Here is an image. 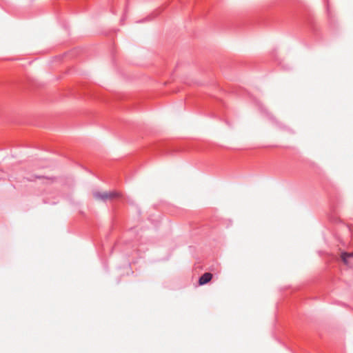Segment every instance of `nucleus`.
I'll use <instances>...</instances> for the list:
<instances>
[{"mask_svg": "<svg viewBox=\"0 0 353 353\" xmlns=\"http://www.w3.org/2000/svg\"><path fill=\"white\" fill-rule=\"evenodd\" d=\"M92 194L94 199L99 202H105L121 196V194L116 191H95Z\"/></svg>", "mask_w": 353, "mask_h": 353, "instance_id": "nucleus-1", "label": "nucleus"}, {"mask_svg": "<svg viewBox=\"0 0 353 353\" xmlns=\"http://www.w3.org/2000/svg\"><path fill=\"white\" fill-rule=\"evenodd\" d=\"M212 279V274L210 272H206L203 274L199 280V284L200 285H205L210 282Z\"/></svg>", "mask_w": 353, "mask_h": 353, "instance_id": "nucleus-2", "label": "nucleus"}, {"mask_svg": "<svg viewBox=\"0 0 353 353\" xmlns=\"http://www.w3.org/2000/svg\"><path fill=\"white\" fill-rule=\"evenodd\" d=\"M353 256V252L347 253V252H343L341 254V258L343 261L347 264V259Z\"/></svg>", "mask_w": 353, "mask_h": 353, "instance_id": "nucleus-3", "label": "nucleus"}]
</instances>
